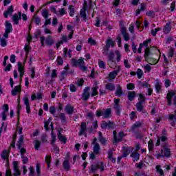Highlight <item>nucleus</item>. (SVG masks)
Segmentation results:
<instances>
[{
    "label": "nucleus",
    "instance_id": "1",
    "mask_svg": "<svg viewBox=\"0 0 176 176\" xmlns=\"http://www.w3.org/2000/svg\"><path fill=\"white\" fill-rule=\"evenodd\" d=\"M96 115L98 118L102 116V119H109L112 116V110L111 109H98L96 111Z\"/></svg>",
    "mask_w": 176,
    "mask_h": 176
},
{
    "label": "nucleus",
    "instance_id": "2",
    "mask_svg": "<svg viewBox=\"0 0 176 176\" xmlns=\"http://www.w3.org/2000/svg\"><path fill=\"white\" fill-rule=\"evenodd\" d=\"M71 63L74 67H80L81 71H86V69H87V67L85 66V60L82 58L78 60L72 59Z\"/></svg>",
    "mask_w": 176,
    "mask_h": 176
},
{
    "label": "nucleus",
    "instance_id": "3",
    "mask_svg": "<svg viewBox=\"0 0 176 176\" xmlns=\"http://www.w3.org/2000/svg\"><path fill=\"white\" fill-rule=\"evenodd\" d=\"M113 134L114 138L113 144H114V145H116L118 142H120L121 140H123V137H124V133L123 132H120L118 134V136H116V131H113Z\"/></svg>",
    "mask_w": 176,
    "mask_h": 176
},
{
    "label": "nucleus",
    "instance_id": "4",
    "mask_svg": "<svg viewBox=\"0 0 176 176\" xmlns=\"http://www.w3.org/2000/svg\"><path fill=\"white\" fill-rule=\"evenodd\" d=\"M173 104L176 105V94L175 91H169L167 94V100L168 105H171V102L173 101Z\"/></svg>",
    "mask_w": 176,
    "mask_h": 176
},
{
    "label": "nucleus",
    "instance_id": "5",
    "mask_svg": "<svg viewBox=\"0 0 176 176\" xmlns=\"http://www.w3.org/2000/svg\"><path fill=\"white\" fill-rule=\"evenodd\" d=\"M155 155L158 158L163 157L164 156L166 157H170V148H168L167 147H164V149L161 150V153L155 154Z\"/></svg>",
    "mask_w": 176,
    "mask_h": 176
},
{
    "label": "nucleus",
    "instance_id": "6",
    "mask_svg": "<svg viewBox=\"0 0 176 176\" xmlns=\"http://www.w3.org/2000/svg\"><path fill=\"white\" fill-rule=\"evenodd\" d=\"M91 144L94 145V153H95V155H98L101 148L100 147V144L97 142V139L96 138L94 139Z\"/></svg>",
    "mask_w": 176,
    "mask_h": 176
},
{
    "label": "nucleus",
    "instance_id": "7",
    "mask_svg": "<svg viewBox=\"0 0 176 176\" xmlns=\"http://www.w3.org/2000/svg\"><path fill=\"white\" fill-rule=\"evenodd\" d=\"M18 72H19V78L20 81L23 80V76H24V63H21V62H18Z\"/></svg>",
    "mask_w": 176,
    "mask_h": 176
},
{
    "label": "nucleus",
    "instance_id": "8",
    "mask_svg": "<svg viewBox=\"0 0 176 176\" xmlns=\"http://www.w3.org/2000/svg\"><path fill=\"white\" fill-rule=\"evenodd\" d=\"M98 169H100V171H104V164L102 162L91 165V171H92V173H96V171H97Z\"/></svg>",
    "mask_w": 176,
    "mask_h": 176
},
{
    "label": "nucleus",
    "instance_id": "9",
    "mask_svg": "<svg viewBox=\"0 0 176 176\" xmlns=\"http://www.w3.org/2000/svg\"><path fill=\"white\" fill-rule=\"evenodd\" d=\"M8 112H9V105L8 104H5L3 106V112L1 113L2 120H6V118L8 116Z\"/></svg>",
    "mask_w": 176,
    "mask_h": 176
},
{
    "label": "nucleus",
    "instance_id": "10",
    "mask_svg": "<svg viewBox=\"0 0 176 176\" xmlns=\"http://www.w3.org/2000/svg\"><path fill=\"white\" fill-rule=\"evenodd\" d=\"M13 175L14 176H20L21 174V172L20 171V169H19V163L16 161L13 162Z\"/></svg>",
    "mask_w": 176,
    "mask_h": 176
},
{
    "label": "nucleus",
    "instance_id": "11",
    "mask_svg": "<svg viewBox=\"0 0 176 176\" xmlns=\"http://www.w3.org/2000/svg\"><path fill=\"white\" fill-rule=\"evenodd\" d=\"M104 56H107L109 61H113L115 58V54L113 52H109V50H103Z\"/></svg>",
    "mask_w": 176,
    "mask_h": 176
},
{
    "label": "nucleus",
    "instance_id": "12",
    "mask_svg": "<svg viewBox=\"0 0 176 176\" xmlns=\"http://www.w3.org/2000/svg\"><path fill=\"white\" fill-rule=\"evenodd\" d=\"M120 66H118L116 70L111 72L109 74V78L111 80L115 79L118 76V74L120 72Z\"/></svg>",
    "mask_w": 176,
    "mask_h": 176
},
{
    "label": "nucleus",
    "instance_id": "13",
    "mask_svg": "<svg viewBox=\"0 0 176 176\" xmlns=\"http://www.w3.org/2000/svg\"><path fill=\"white\" fill-rule=\"evenodd\" d=\"M89 91H90V87H85L83 90L82 100H84V101H87V100H89V98L90 97Z\"/></svg>",
    "mask_w": 176,
    "mask_h": 176
},
{
    "label": "nucleus",
    "instance_id": "14",
    "mask_svg": "<svg viewBox=\"0 0 176 176\" xmlns=\"http://www.w3.org/2000/svg\"><path fill=\"white\" fill-rule=\"evenodd\" d=\"M102 129H112L113 128V122L109 121L107 122L106 121H102L101 123Z\"/></svg>",
    "mask_w": 176,
    "mask_h": 176
},
{
    "label": "nucleus",
    "instance_id": "15",
    "mask_svg": "<svg viewBox=\"0 0 176 176\" xmlns=\"http://www.w3.org/2000/svg\"><path fill=\"white\" fill-rule=\"evenodd\" d=\"M21 19V12H19V14H14L12 17V20L14 24H15L16 25L19 24V21H20Z\"/></svg>",
    "mask_w": 176,
    "mask_h": 176
},
{
    "label": "nucleus",
    "instance_id": "16",
    "mask_svg": "<svg viewBox=\"0 0 176 176\" xmlns=\"http://www.w3.org/2000/svg\"><path fill=\"white\" fill-rule=\"evenodd\" d=\"M63 166L64 169L66 171H69V169L71 168V166L69 165V157L67 156L66 159L64 160L63 163Z\"/></svg>",
    "mask_w": 176,
    "mask_h": 176
},
{
    "label": "nucleus",
    "instance_id": "17",
    "mask_svg": "<svg viewBox=\"0 0 176 176\" xmlns=\"http://www.w3.org/2000/svg\"><path fill=\"white\" fill-rule=\"evenodd\" d=\"M13 6H10L7 10L4 11L3 16L6 19H8L9 16H12L13 14Z\"/></svg>",
    "mask_w": 176,
    "mask_h": 176
},
{
    "label": "nucleus",
    "instance_id": "18",
    "mask_svg": "<svg viewBox=\"0 0 176 176\" xmlns=\"http://www.w3.org/2000/svg\"><path fill=\"white\" fill-rule=\"evenodd\" d=\"M120 102V99L114 98V109H116L118 115L119 113H120V105H119Z\"/></svg>",
    "mask_w": 176,
    "mask_h": 176
},
{
    "label": "nucleus",
    "instance_id": "19",
    "mask_svg": "<svg viewBox=\"0 0 176 176\" xmlns=\"http://www.w3.org/2000/svg\"><path fill=\"white\" fill-rule=\"evenodd\" d=\"M20 93H21V86L20 85L15 86L11 91L12 96H17V94H20Z\"/></svg>",
    "mask_w": 176,
    "mask_h": 176
},
{
    "label": "nucleus",
    "instance_id": "20",
    "mask_svg": "<svg viewBox=\"0 0 176 176\" xmlns=\"http://www.w3.org/2000/svg\"><path fill=\"white\" fill-rule=\"evenodd\" d=\"M115 46V41H112V39L109 38L106 41V48L104 50H109V47H113Z\"/></svg>",
    "mask_w": 176,
    "mask_h": 176
},
{
    "label": "nucleus",
    "instance_id": "21",
    "mask_svg": "<svg viewBox=\"0 0 176 176\" xmlns=\"http://www.w3.org/2000/svg\"><path fill=\"white\" fill-rule=\"evenodd\" d=\"M86 10H87V5L84 6L83 8L81 9L80 14L82 17L83 20L86 21L87 20V16H86Z\"/></svg>",
    "mask_w": 176,
    "mask_h": 176
},
{
    "label": "nucleus",
    "instance_id": "22",
    "mask_svg": "<svg viewBox=\"0 0 176 176\" xmlns=\"http://www.w3.org/2000/svg\"><path fill=\"white\" fill-rule=\"evenodd\" d=\"M87 131L86 123L82 122L80 126L79 135H83L86 134V131Z\"/></svg>",
    "mask_w": 176,
    "mask_h": 176
},
{
    "label": "nucleus",
    "instance_id": "23",
    "mask_svg": "<svg viewBox=\"0 0 176 176\" xmlns=\"http://www.w3.org/2000/svg\"><path fill=\"white\" fill-rule=\"evenodd\" d=\"M98 140L100 144H102V145H107V144H108V140L102 137V133L101 132H98Z\"/></svg>",
    "mask_w": 176,
    "mask_h": 176
},
{
    "label": "nucleus",
    "instance_id": "24",
    "mask_svg": "<svg viewBox=\"0 0 176 176\" xmlns=\"http://www.w3.org/2000/svg\"><path fill=\"white\" fill-rule=\"evenodd\" d=\"M65 111L68 115H72L74 113V107L71 106V104H67L65 108Z\"/></svg>",
    "mask_w": 176,
    "mask_h": 176
},
{
    "label": "nucleus",
    "instance_id": "25",
    "mask_svg": "<svg viewBox=\"0 0 176 176\" xmlns=\"http://www.w3.org/2000/svg\"><path fill=\"white\" fill-rule=\"evenodd\" d=\"M6 32H12L13 31V27L12 26V23L9 22V21H6Z\"/></svg>",
    "mask_w": 176,
    "mask_h": 176
},
{
    "label": "nucleus",
    "instance_id": "26",
    "mask_svg": "<svg viewBox=\"0 0 176 176\" xmlns=\"http://www.w3.org/2000/svg\"><path fill=\"white\" fill-rule=\"evenodd\" d=\"M116 96L118 97H122L123 96V89H122V87L120 85H117V89L116 90Z\"/></svg>",
    "mask_w": 176,
    "mask_h": 176
},
{
    "label": "nucleus",
    "instance_id": "27",
    "mask_svg": "<svg viewBox=\"0 0 176 176\" xmlns=\"http://www.w3.org/2000/svg\"><path fill=\"white\" fill-rule=\"evenodd\" d=\"M49 125L50 126L52 130H53V124L52 123V119L50 118L45 122L44 127L45 130H49Z\"/></svg>",
    "mask_w": 176,
    "mask_h": 176
},
{
    "label": "nucleus",
    "instance_id": "28",
    "mask_svg": "<svg viewBox=\"0 0 176 176\" xmlns=\"http://www.w3.org/2000/svg\"><path fill=\"white\" fill-rule=\"evenodd\" d=\"M1 156L3 160H8V159H9V151H8V150H3L1 152Z\"/></svg>",
    "mask_w": 176,
    "mask_h": 176
},
{
    "label": "nucleus",
    "instance_id": "29",
    "mask_svg": "<svg viewBox=\"0 0 176 176\" xmlns=\"http://www.w3.org/2000/svg\"><path fill=\"white\" fill-rule=\"evenodd\" d=\"M155 88L157 93H160V91H162V82H160L159 80H157L155 82Z\"/></svg>",
    "mask_w": 176,
    "mask_h": 176
},
{
    "label": "nucleus",
    "instance_id": "30",
    "mask_svg": "<svg viewBox=\"0 0 176 176\" xmlns=\"http://www.w3.org/2000/svg\"><path fill=\"white\" fill-rule=\"evenodd\" d=\"M113 151L112 150L109 151L108 152V159L112 162V163L116 162V158L113 157Z\"/></svg>",
    "mask_w": 176,
    "mask_h": 176
},
{
    "label": "nucleus",
    "instance_id": "31",
    "mask_svg": "<svg viewBox=\"0 0 176 176\" xmlns=\"http://www.w3.org/2000/svg\"><path fill=\"white\" fill-rule=\"evenodd\" d=\"M156 173L160 176H164V172L163 171V169H162V166L157 165L155 166Z\"/></svg>",
    "mask_w": 176,
    "mask_h": 176
},
{
    "label": "nucleus",
    "instance_id": "32",
    "mask_svg": "<svg viewBox=\"0 0 176 176\" xmlns=\"http://www.w3.org/2000/svg\"><path fill=\"white\" fill-rule=\"evenodd\" d=\"M122 34L123 36V38L126 42L130 39V36L129 35V33L126 32V29L122 28Z\"/></svg>",
    "mask_w": 176,
    "mask_h": 176
},
{
    "label": "nucleus",
    "instance_id": "33",
    "mask_svg": "<svg viewBox=\"0 0 176 176\" xmlns=\"http://www.w3.org/2000/svg\"><path fill=\"white\" fill-rule=\"evenodd\" d=\"M45 43L48 46H52L54 43V40L52 38V36H48L45 39Z\"/></svg>",
    "mask_w": 176,
    "mask_h": 176
},
{
    "label": "nucleus",
    "instance_id": "34",
    "mask_svg": "<svg viewBox=\"0 0 176 176\" xmlns=\"http://www.w3.org/2000/svg\"><path fill=\"white\" fill-rule=\"evenodd\" d=\"M175 116L170 114L169 116V120H172L173 122L170 123L171 126H173L174 127V126H175V123H176V111H175Z\"/></svg>",
    "mask_w": 176,
    "mask_h": 176
},
{
    "label": "nucleus",
    "instance_id": "35",
    "mask_svg": "<svg viewBox=\"0 0 176 176\" xmlns=\"http://www.w3.org/2000/svg\"><path fill=\"white\" fill-rule=\"evenodd\" d=\"M71 53H72L71 50H69L68 52V49L67 48L63 49L64 57H69V58H71L72 57V54Z\"/></svg>",
    "mask_w": 176,
    "mask_h": 176
},
{
    "label": "nucleus",
    "instance_id": "36",
    "mask_svg": "<svg viewBox=\"0 0 176 176\" xmlns=\"http://www.w3.org/2000/svg\"><path fill=\"white\" fill-rule=\"evenodd\" d=\"M23 142H24V137H23V135H21L19 137L18 142L16 143V146L19 148V149H20L23 146Z\"/></svg>",
    "mask_w": 176,
    "mask_h": 176
},
{
    "label": "nucleus",
    "instance_id": "37",
    "mask_svg": "<svg viewBox=\"0 0 176 176\" xmlns=\"http://www.w3.org/2000/svg\"><path fill=\"white\" fill-rule=\"evenodd\" d=\"M171 31V26H170V23H167L163 29L164 34H168Z\"/></svg>",
    "mask_w": 176,
    "mask_h": 176
},
{
    "label": "nucleus",
    "instance_id": "38",
    "mask_svg": "<svg viewBox=\"0 0 176 176\" xmlns=\"http://www.w3.org/2000/svg\"><path fill=\"white\" fill-rule=\"evenodd\" d=\"M105 87L107 90H109L110 91H113V90H115V85L111 82L106 84Z\"/></svg>",
    "mask_w": 176,
    "mask_h": 176
},
{
    "label": "nucleus",
    "instance_id": "39",
    "mask_svg": "<svg viewBox=\"0 0 176 176\" xmlns=\"http://www.w3.org/2000/svg\"><path fill=\"white\" fill-rule=\"evenodd\" d=\"M131 157H132V159H133L134 162H137V160H138L140 159V153H138L137 152H133L131 155Z\"/></svg>",
    "mask_w": 176,
    "mask_h": 176
},
{
    "label": "nucleus",
    "instance_id": "40",
    "mask_svg": "<svg viewBox=\"0 0 176 176\" xmlns=\"http://www.w3.org/2000/svg\"><path fill=\"white\" fill-rule=\"evenodd\" d=\"M135 98V91H129L128 93V99L129 101H133Z\"/></svg>",
    "mask_w": 176,
    "mask_h": 176
},
{
    "label": "nucleus",
    "instance_id": "41",
    "mask_svg": "<svg viewBox=\"0 0 176 176\" xmlns=\"http://www.w3.org/2000/svg\"><path fill=\"white\" fill-rule=\"evenodd\" d=\"M32 20V21H34L35 24H36L37 25H39V24H41V18H39V16H38L36 14L33 16Z\"/></svg>",
    "mask_w": 176,
    "mask_h": 176
},
{
    "label": "nucleus",
    "instance_id": "42",
    "mask_svg": "<svg viewBox=\"0 0 176 176\" xmlns=\"http://www.w3.org/2000/svg\"><path fill=\"white\" fill-rule=\"evenodd\" d=\"M68 10L69 16H71V17H74V15L75 14V8H74V6H69Z\"/></svg>",
    "mask_w": 176,
    "mask_h": 176
},
{
    "label": "nucleus",
    "instance_id": "43",
    "mask_svg": "<svg viewBox=\"0 0 176 176\" xmlns=\"http://www.w3.org/2000/svg\"><path fill=\"white\" fill-rule=\"evenodd\" d=\"M58 138L63 144H65V142H67V139L65 138V137L63 136V134H61V133L60 132H58Z\"/></svg>",
    "mask_w": 176,
    "mask_h": 176
},
{
    "label": "nucleus",
    "instance_id": "44",
    "mask_svg": "<svg viewBox=\"0 0 176 176\" xmlns=\"http://www.w3.org/2000/svg\"><path fill=\"white\" fill-rule=\"evenodd\" d=\"M115 53L116 56L117 63L120 62V60H122V54H120V52L119 50H116Z\"/></svg>",
    "mask_w": 176,
    "mask_h": 176
},
{
    "label": "nucleus",
    "instance_id": "45",
    "mask_svg": "<svg viewBox=\"0 0 176 176\" xmlns=\"http://www.w3.org/2000/svg\"><path fill=\"white\" fill-rule=\"evenodd\" d=\"M33 144H34V149L36 151H39V148L41 147V142L36 140L33 142Z\"/></svg>",
    "mask_w": 176,
    "mask_h": 176
},
{
    "label": "nucleus",
    "instance_id": "46",
    "mask_svg": "<svg viewBox=\"0 0 176 176\" xmlns=\"http://www.w3.org/2000/svg\"><path fill=\"white\" fill-rule=\"evenodd\" d=\"M139 127H141V123L140 122H137L135 124H133L131 126L132 131H134L135 130H137Z\"/></svg>",
    "mask_w": 176,
    "mask_h": 176
},
{
    "label": "nucleus",
    "instance_id": "47",
    "mask_svg": "<svg viewBox=\"0 0 176 176\" xmlns=\"http://www.w3.org/2000/svg\"><path fill=\"white\" fill-rule=\"evenodd\" d=\"M91 90H92V92L91 94V97H94V96H97V94H98V87H94Z\"/></svg>",
    "mask_w": 176,
    "mask_h": 176
},
{
    "label": "nucleus",
    "instance_id": "48",
    "mask_svg": "<svg viewBox=\"0 0 176 176\" xmlns=\"http://www.w3.org/2000/svg\"><path fill=\"white\" fill-rule=\"evenodd\" d=\"M41 14L45 20L49 17V10H43Z\"/></svg>",
    "mask_w": 176,
    "mask_h": 176
},
{
    "label": "nucleus",
    "instance_id": "49",
    "mask_svg": "<svg viewBox=\"0 0 176 176\" xmlns=\"http://www.w3.org/2000/svg\"><path fill=\"white\" fill-rule=\"evenodd\" d=\"M143 102H138L136 104V108H137V111H138L139 112H141V111H142L143 109V106H142Z\"/></svg>",
    "mask_w": 176,
    "mask_h": 176
},
{
    "label": "nucleus",
    "instance_id": "50",
    "mask_svg": "<svg viewBox=\"0 0 176 176\" xmlns=\"http://www.w3.org/2000/svg\"><path fill=\"white\" fill-rule=\"evenodd\" d=\"M131 151H133V149H131V148L124 149L122 156L124 157H126V156H129V154L130 153V152H131Z\"/></svg>",
    "mask_w": 176,
    "mask_h": 176
},
{
    "label": "nucleus",
    "instance_id": "51",
    "mask_svg": "<svg viewBox=\"0 0 176 176\" xmlns=\"http://www.w3.org/2000/svg\"><path fill=\"white\" fill-rule=\"evenodd\" d=\"M98 66L101 69H105L107 68V65H105V63L102 60L98 61Z\"/></svg>",
    "mask_w": 176,
    "mask_h": 176
},
{
    "label": "nucleus",
    "instance_id": "52",
    "mask_svg": "<svg viewBox=\"0 0 176 176\" xmlns=\"http://www.w3.org/2000/svg\"><path fill=\"white\" fill-rule=\"evenodd\" d=\"M137 76L138 79H141L144 75V72L141 69H138L137 70Z\"/></svg>",
    "mask_w": 176,
    "mask_h": 176
},
{
    "label": "nucleus",
    "instance_id": "53",
    "mask_svg": "<svg viewBox=\"0 0 176 176\" xmlns=\"http://www.w3.org/2000/svg\"><path fill=\"white\" fill-rule=\"evenodd\" d=\"M51 161H52V156L48 155V156L45 157V162H46V163L47 164L48 168L50 167V162H51Z\"/></svg>",
    "mask_w": 176,
    "mask_h": 176
},
{
    "label": "nucleus",
    "instance_id": "54",
    "mask_svg": "<svg viewBox=\"0 0 176 176\" xmlns=\"http://www.w3.org/2000/svg\"><path fill=\"white\" fill-rule=\"evenodd\" d=\"M151 38H148L147 41H144V43L142 44L143 45V47H144V49L149 48L148 45L149 43H151Z\"/></svg>",
    "mask_w": 176,
    "mask_h": 176
},
{
    "label": "nucleus",
    "instance_id": "55",
    "mask_svg": "<svg viewBox=\"0 0 176 176\" xmlns=\"http://www.w3.org/2000/svg\"><path fill=\"white\" fill-rule=\"evenodd\" d=\"M148 151H153V140H150L148 142Z\"/></svg>",
    "mask_w": 176,
    "mask_h": 176
},
{
    "label": "nucleus",
    "instance_id": "56",
    "mask_svg": "<svg viewBox=\"0 0 176 176\" xmlns=\"http://www.w3.org/2000/svg\"><path fill=\"white\" fill-rule=\"evenodd\" d=\"M158 31H162V28H155V30H151V35L153 36H156V34H157Z\"/></svg>",
    "mask_w": 176,
    "mask_h": 176
},
{
    "label": "nucleus",
    "instance_id": "57",
    "mask_svg": "<svg viewBox=\"0 0 176 176\" xmlns=\"http://www.w3.org/2000/svg\"><path fill=\"white\" fill-rule=\"evenodd\" d=\"M0 43L2 47H5V46H6V45L8 44L6 39H5L4 38H1Z\"/></svg>",
    "mask_w": 176,
    "mask_h": 176
},
{
    "label": "nucleus",
    "instance_id": "58",
    "mask_svg": "<svg viewBox=\"0 0 176 176\" xmlns=\"http://www.w3.org/2000/svg\"><path fill=\"white\" fill-rule=\"evenodd\" d=\"M65 43H67L68 42V38L67 37V36H62V38H61V41H59V43L60 44H63Z\"/></svg>",
    "mask_w": 176,
    "mask_h": 176
},
{
    "label": "nucleus",
    "instance_id": "59",
    "mask_svg": "<svg viewBox=\"0 0 176 176\" xmlns=\"http://www.w3.org/2000/svg\"><path fill=\"white\" fill-rule=\"evenodd\" d=\"M51 138H52V141H51V144L52 145H54V142H56V140H57L56 138V134H54V133H52L51 134Z\"/></svg>",
    "mask_w": 176,
    "mask_h": 176
},
{
    "label": "nucleus",
    "instance_id": "60",
    "mask_svg": "<svg viewBox=\"0 0 176 176\" xmlns=\"http://www.w3.org/2000/svg\"><path fill=\"white\" fill-rule=\"evenodd\" d=\"M56 61L58 65H63L64 64V60H63L61 56H58Z\"/></svg>",
    "mask_w": 176,
    "mask_h": 176
},
{
    "label": "nucleus",
    "instance_id": "61",
    "mask_svg": "<svg viewBox=\"0 0 176 176\" xmlns=\"http://www.w3.org/2000/svg\"><path fill=\"white\" fill-rule=\"evenodd\" d=\"M155 11H148L146 12V15L148 16V17H151V19H153L155 17Z\"/></svg>",
    "mask_w": 176,
    "mask_h": 176
},
{
    "label": "nucleus",
    "instance_id": "62",
    "mask_svg": "<svg viewBox=\"0 0 176 176\" xmlns=\"http://www.w3.org/2000/svg\"><path fill=\"white\" fill-rule=\"evenodd\" d=\"M126 87L128 90H134V89L135 88V85H134V84L133 83H129L126 85Z\"/></svg>",
    "mask_w": 176,
    "mask_h": 176
},
{
    "label": "nucleus",
    "instance_id": "63",
    "mask_svg": "<svg viewBox=\"0 0 176 176\" xmlns=\"http://www.w3.org/2000/svg\"><path fill=\"white\" fill-rule=\"evenodd\" d=\"M50 113L52 115H54V113H56V107H54V106H51L50 107Z\"/></svg>",
    "mask_w": 176,
    "mask_h": 176
},
{
    "label": "nucleus",
    "instance_id": "64",
    "mask_svg": "<svg viewBox=\"0 0 176 176\" xmlns=\"http://www.w3.org/2000/svg\"><path fill=\"white\" fill-rule=\"evenodd\" d=\"M65 13H67V10H65L64 8H60L59 9L60 16H64V14H65Z\"/></svg>",
    "mask_w": 176,
    "mask_h": 176
}]
</instances>
